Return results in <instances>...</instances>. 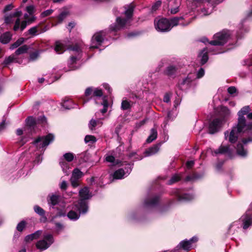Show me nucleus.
Returning <instances> with one entry per match:
<instances>
[{
  "label": "nucleus",
  "mask_w": 252,
  "mask_h": 252,
  "mask_svg": "<svg viewBox=\"0 0 252 252\" xmlns=\"http://www.w3.org/2000/svg\"><path fill=\"white\" fill-rule=\"evenodd\" d=\"M25 39L24 38H20L15 42L11 45L10 49L13 50L15 48L20 46L24 41Z\"/></svg>",
  "instance_id": "38"
},
{
  "label": "nucleus",
  "mask_w": 252,
  "mask_h": 252,
  "mask_svg": "<svg viewBox=\"0 0 252 252\" xmlns=\"http://www.w3.org/2000/svg\"><path fill=\"white\" fill-rule=\"evenodd\" d=\"M155 26L156 29L160 32H167L171 29L170 21L166 18L156 19Z\"/></svg>",
  "instance_id": "6"
},
{
  "label": "nucleus",
  "mask_w": 252,
  "mask_h": 252,
  "mask_svg": "<svg viewBox=\"0 0 252 252\" xmlns=\"http://www.w3.org/2000/svg\"><path fill=\"white\" fill-rule=\"evenodd\" d=\"M159 201V196H153L146 198L144 203V207L146 209L152 208L157 206Z\"/></svg>",
  "instance_id": "16"
},
{
  "label": "nucleus",
  "mask_w": 252,
  "mask_h": 252,
  "mask_svg": "<svg viewBox=\"0 0 252 252\" xmlns=\"http://www.w3.org/2000/svg\"><path fill=\"white\" fill-rule=\"evenodd\" d=\"M134 5L130 3L125 7L126 10L125 14L126 17V19H122L120 17H117L116 23L114 25L111 26L112 31H117L123 28L126 24L127 23L129 19L132 17L134 8Z\"/></svg>",
  "instance_id": "3"
},
{
  "label": "nucleus",
  "mask_w": 252,
  "mask_h": 252,
  "mask_svg": "<svg viewBox=\"0 0 252 252\" xmlns=\"http://www.w3.org/2000/svg\"><path fill=\"white\" fill-rule=\"evenodd\" d=\"M195 79L194 74H189L186 78L178 83V87L181 90H186L190 87L191 83Z\"/></svg>",
  "instance_id": "12"
},
{
  "label": "nucleus",
  "mask_w": 252,
  "mask_h": 252,
  "mask_svg": "<svg viewBox=\"0 0 252 252\" xmlns=\"http://www.w3.org/2000/svg\"><path fill=\"white\" fill-rule=\"evenodd\" d=\"M101 104L103 106V108L101 110L102 114L105 113L107 111L108 102L106 99H104Z\"/></svg>",
  "instance_id": "47"
},
{
  "label": "nucleus",
  "mask_w": 252,
  "mask_h": 252,
  "mask_svg": "<svg viewBox=\"0 0 252 252\" xmlns=\"http://www.w3.org/2000/svg\"><path fill=\"white\" fill-rule=\"evenodd\" d=\"M54 242L52 235L50 234H45L43 239L39 240L35 244L36 247L40 251H43L47 249Z\"/></svg>",
  "instance_id": "5"
},
{
  "label": "nucleus",
  "mask_w": 252,
  "mask_h": 252,
  "mask_svg": "<svg viewBox=\"0 0 252 252\" xmlns=\"http://www.w3.org/2000/svg\"><path fill=\"white\" fill-rule=\"evenodd\" d=\"M12 62H18L14 56H10L6 58L3 62V64L8 65Z\"/></svg>",
  "instance_id": "41"
},
{
  "label": "nucleus",
  "mask_w": 252,
  "mask_h": 252,
  "mask_svg": "<svg viewBox=\"0 0 252 252\" xmlns=\"http://www.w3.org/2000/svg\"><path fill=\"white\" fill-rule=\"evenodd\" d=\"M230 37L229 32L222 31L214 36V40L209 42L212 45H223L228 41Z\"/></svg>",
  "instance_id": "4"
},
{
  "label": "nucleus",
  "mask_w": 252,
  "mask_h": 252,
  "mask_svg": "<svg viewBox=\"0 0 252 252\" xmlns=\"http://www.w3.org/2000/svg\"><path fill=\"white\" fill-rule=\"evenodd\" d=\"M228 93L231 94H233L236 93L237 89L235 87H230L227 89Z\"/></svg>",
  "instance_id": "58"
},
{
  "label": "nucleus",
  "mask_w": 252,
  "mask_h": 252,
  "mask_svg": "<svg viewBox=\"0 0 252 252\" xmlns=\"http://www.w3.org/2000/svg\"><path fill=\"white\" fill-rule=\"evenodd\" d=\"M11 38V34L9 32H6L2 34L0 38V41L3 44L8 43Z\"/></svg>",
  "instance_id": "30"
},
{
  "label": "nucleus",
  "mask_w": 252,
  "mask_h": 252,
  "mask_svg": "<svg viewBox=\"0 0 252 252\" xmlns=\"http://www.w3.org/2000/svg\"><path fill=\"white\" fill-rule=\"evenodd\" d=\"M103 32H100L94 34L92 39L91 48H97L98 46L100 45L103 40Z\"/></svg>",
  "instance_id": "17"
},
{
  "label": "nucleus",
  "mask_w": 252,
  "mask_h": 252,
  "mask_svg": "<svg viewBox=\"0 0 252 252\" xmlns=\"http://www.w3.org/2000/svg\"><path fill=\"white\" fill-rule=\"evenodd\" d=\"M25 18L27 20V22L29 23H32L35 21L36 17L35 16H32L31 18H29V16L27 14L24 15Z\"/></svg>",
  "instance_id": "52"
},
{
  "label": "nucleus",
  "mask_w": 252,
  "mask_h": 252,
  "mask_svg": "<svg viewBox=\"0 0 252 252\" xmlns=\"http://www.w3.org/2000/svg\"><path fill=\"white\" fill-rule=\"evenodd\" d=\"M105 160L107 162H110L112 165H115L119 163L118 160H116L113 156L110 155L106 156Z\"/></svg>",
  "instance_id": "35"
},
{
  "label": "nucleus",
  "mask_w": 252,
  "mask_h": 252,
  "mask_svg": "<svg viewBox=\"0 0 252 252\" xmlns=\"http://www.w3.org/2000/svg\"><path fill=\"white\" fill-rule=\"evenodd\" d=\"M181 179L180 176L178 175H173L168 181V185H172Z\"/></svg>",
  "instance_id": "45"
},
{
  "label": "nucleus",
  "mask_w": 252,
  "mask_h": 252,
  "mask_svg": "<svg viewBox=\"0 0 252 252\" xmlns=\"http://www.w3.org/2000/svg\"><path fill=\"white\" fill-rule=\"evenodd\" d=\"M39 53V51H35L31 53L30 56V60L31 61L35 60L38 57Z\"/></svg>",
  "instance_id": "50"
},
{
  "label": "nucleus",
  "mask_w": 252,
  "mask_h": 252,
  "mask_svg": "<svg viewBox=\"0 0 252 252\" xmlns=\"http://www.w3.org/2000/svg\"><path fill=\"white\" fill-rule=\"evenodd\" d=\"M183 20L182 17H175L174 18H172L170 20V24H171V28L173 27L176 26L178 25H181L183 26H186L189 24V23L191 22V21H189L188 22L187 24H184L182 22H180V21Z\"/></svg>",
  "instance_id": "23"
},
{
  "label": "nucleus",
  "mask_w": 252,
  "mask_h": 252,
  "mask_svg": "<svg viewBox=\"0 0 252 252\" xmlns=\"http://www.w3.org/2000/svg\"><path fill=\"white\" fill-rule=\"evenodd\" d=\"M60 164L63 169V171L66 174H68L67 170L69 168V165H68V163L64 161H60Z\"/></svg>",
  "instance_id": "43"
},
{
  "label": "nucleus",
  "mask_w": 252,
  "mask_h": 252,
  "mask_svg": "<svg viewBox=\"0 0 252 252\" xmlns=\"http://www.w3.org/2000/svg\"><path fill=\"white\" fill-rule=\"evenodd\" d=\"M252 141V138H249L248 139H243L241 142H239L236 148L237 154L242 157H246L247 156L248 151L246 149L244 148V145Z\"/></svg>",
  "instance_id": "14"
},
{
  "label": "nucleus",
  "mask_w": 252,
  "mask_h": 252,
  "mask_svg": "<svg viewBox=\"0 0 252 252\" xmlns=\"http://www.w3.org/2000/svg\"><path fill=\"white\" fill-rule=\"evenodd\" d=\"M84 140L86 143L93 144L96 141V139L94 136L88 135L85 136Z\"/></svg>",
  "instance_id": "39"
},
{
  "label": "nucleus",
  "mask_w": 252,
  "mask_h": 252,
  "mask_svg": "<svg viewBox=\"0 0 252 252\" xmlns=\"http://www.w3.org/2000/svg\"><path fill=\"white\" fill-rule=\"evenodd\" d=\"M26 222L25 221H21L17 226V229L19 231H22L25 227Z\"/></svg>",
  "instance_id": "51"
},
{
  "label": "nucleus",
  "mask_w": 252,
  "mask_h": 252,
  "mask_svg": "<svg viewBox=\"0 0 252 252\" xmlns=\"http://www.w3.org/2000/svg\"><path fill=\"white\" fill-rule=\"evenodd\" d=\"M55 50L57 53L60 54L63 53L65 51V47L64 44L60 41L56 42Z\"/></svg>",
  "instance_id": "29"
},
{
  "label": "nucleus",
  "mask_w": 252,
  "mask_h": 252,
  "mask_svg": "<svg viewBox=\"0 0 252 252\" xmlns=\"http://www.w3.org/2000/svg\"><path fill=\"white\" fill-rule=\"evenodd\" d=\"M170 100V97L167 94H165L163 97V101L166 103H168Z\"/></svg>",
  "instance_id": "62"
},
{
  "label": "nucleus",
  "mask_w": 252,
  "mask_h": 252,
  "mask_svg": "<svg viewBox=\"0 0 252 252\" xmlns=\"http://www.w3.org/2000/svg\"><path fill=\"white\" fill-rule=\"evenodd\" d=\"M176 70L177 69L175 66L170 65L166 68L165 73L168 76H172L175 74Z\"/></svg>",
  "instance_id": "32"
},
{
  "label": "nucleus",
  "mask_w": 252,
  "mask_h": 252,
  "mask_svg": "<svg viewBox=\"0 0 252 252\" xmlns=\"http://www.w3.org/2000/svg\"><path fill=\"white\" fill-rule=\"evenodd\" d=\"M131 107V104L130 101L126 100H123L121 103V109L123 110H126L130 109Z\"/></svg>",
  "instance_id": "36"
},
{
  "label": "nucleus",
  "mask_w": 252,
  "mask_h": 252,
  "mask_svg": "<svg viewBox=\"0 0 252 252\" xmlns=\"http://www.w3.org/2000/svg\"><path fill=\"white\" fill-rule=\"evenodd\" d=\"M103 95L102 91L101 89H95L93 91V96L96 97H100Z\"/></svg>",
  "instance_id": "48"
},
{
  "label": "nucleus",
  "mask_w": 252,
  "mask_h": 252,
  "mask_svg": "<svg viewBox=\"0 0 252 252\" xmlns=\"http://www.w3.org/2000/svg\"><path fill=\"white\" fill-rule=\"evenodd\" d=\"M68 13L67 11H63L58 16L59 23H61L67 17Z\"/></svg>",
  "instance_id": "46"
},
{
  "label": "nucleus",
  "mask_w": 252,
  "mask_h": 252,
  "mask_svg": "<svg viewBox=\"0 0 252 252\" xmlns=\"http://www.w3.org/2000/svg\"><path fill=\"white\" fill-rule=\"evenodd\" d=\"M27 21H24L21 23V24L20 25V21L19 18H17L16 21H15V23L14 26V30L15 31H17L20 26V29L21 31H23L24 29H25L27 26Z\"/></svg>",
  "instance_id": "28"
},
{
  "label": "nucleus",
  "mask_w": 252,
  "mask_h": 252,
  "mask_svg": "<svg viewBox=\"0 0 252 252\" xmlns=\"http://www.w3.org/2000/svg\"><path fill=\"white\" fill-rule=\"evenodd\" d=\"M59 195L56 194L49 195L47 198L48 203L50 206H52L53 208L54 206L59 203Z\"/></svg>",
  "instance_id": "22"
},
{
  "label": "nucleus",
  "mask_w": 252,
  "mask_h": 252,
  "mask_svg": "<svg viewBox=\"0 0 252 252\" xmlns=\"http://www.w3.org/2000/svg\"><path fill=\"white\" fill-rule=\"evenodd\" d=\"M223 121V119H214L209 124V133L213 134L219 131L222 126Z\"/></svg>",
  "instance_id": "11"
},
{
  "label": "nucleus",
  "mask_w": 252,
  "mask_h": 252,
  "mask_svg": "<svg viewBox=\"0 0 252 252\" xmlns=\"http://www.w3.org/2000/svg\"><path fill=\"white\" fill-rule=\"evenodd\" d=\"M160 146V145L159 144L155 145L152 147L149 148V149L146 150L144 152L145 156L149 157L156 154L158 152Z\"/></svg>",
  "instance_id": "21"
},
{
  "label": "nucleus",
  "mask_w": 252,
  "mask_h": 252,
  "mask_svg": "<svg viewBox=\"0 0 252 252\" xmlns=\"http://www.w3.org/2000/svg\"><path fill=\"white\" fill-rule=\"evenodd\" d=\"M214 153L215 155L219 154H223L225 153L230 154L231 150L229 148V146L221 145L218 149L214 151Z\"/></svg>",
  "instance_id": "26"
},
{
  "label": "nucleus",
  "mask_w": 252,
  "mask_h": 252,
  "mask_svg": "<svg viewBox=\"0 0 252 252\" xmlns=\"http://www.w3.org/2000/svg\"><path fill=\"white\" fill-rule=\"evenodd\" d=\"M84 174L78 168H75L70 178L71 186L76 188L79 186L80 179L83 177Z\"/></svg>",
  "instance_id": "13"
},
{
  "label": "nucleus",
  "mask_w": 252,
  "mask_h": 252,
  "mask_svg": "<svg viewBox=\"0 0 252 252\" xmlns=\"http://www.w3.org/2000/svg\"><path fill=\"white\" fill-rule=\"evenodd\" d=\"M204 73H205L204 70L202 68H201L199 69V70L197 72V74H196V77H195V78H198V79L204 76Z\"/></svg>",
  "instance_id": "53"
},
{
  "label": "nucleus",
  "mask_w": 252,
  "mask_h": 252,
  "mask_svg": "<svg viewBox=\"0 0 252 252\" xmlns=\"http://www.w3.org/2000/svg\"><path fill=\"white\" fill-rule=\"evenodd\" d=\"M53 12V9H48L47 10H45L43 12H42L40 16L41 18H44L50 15H51Z\"/></svg>",
  "instance_id": "49"
},
{
  "label": "nucleus",
  "mask_w": 252,
  "mask_h": 252,
  "mask_svg": "<svg viewBox=\"0 0 252 252\" xmlns=\"http://www.w3.org/2000/svg\"><path fill=\"white\" fill-rule=\"evenodd\" d=\"M161 4V2L160 0H158L156 1L155 4L152 6V10H156L158 7H159Z\"/></svg>",
  "instance_id": "57"
},
{
  "label": "nucleus",
  "mask_w": 252,
  "mask_h": 252,
  "mask_svg": "<svg viewBox=\"0 0 252 252\" xmlns=\"http://www.w3.org/2000/svg\"><path fill=\"white\" fill-rule=\"evenodd\" d=\"M11 16H7L5 18V23L8 24H10L11 22Z\"/></svg>",
  "instance_id": "64"
},
{
  "label": "nucleus",
  "mask_w": 252,
  "mask_h": 252,
  "mask_svg": "<svg viewBox=\"0 0 252 252\" xmlns=\"http://www.w3.org/2000/svg\"><path fill=\"white\" fill-rule=\"evenodd\" d=\"M67 186V184L66 181H63L62 182L61 185H60V188L62 189L65 190L66 189Z\"/></svg>",
  "instance_id": "60"
},
{
  "label": "nucleus",
  "mask_w": 252,
  "mask_h": 252,
  "mask_svg": "<svg viewBox=\"0 0 252 252\" xmlns=\"http://www.w3.org/2000/svg\"><path fill=\"white\" fill-rule=\"evenodd\" d=\"M180 5L179 0H170L168 2V7L172 14H176L179 11V7Z\"/></svg>",
  "instance_id": "20"
},
{
  "label": "nucleus",
  "mask_w": 252,
  "mask_h": 252,
  "mask_svg": "<svg viewBox=\"0 0 252 252\" xmlns=\"http://www.w3.org/2000/svg\"><path fill=\"white\" fill-rule=\"evenodd\" d=\"M197 241L198 238L196 236H193L189 240H184L182 241L177 246V248L189 251L191 248L192 244Z\"/></svg>",
  "instance_id": "15"
},
{
  "label": "nucleus",
  "mask_w": 252,
  "mask_h": 252,
  "mask_svg": "<svg viewBox=\"0 0 252 252\" xmlns=\"http://www.w3.org/2000/svg\"><path fill=\"white\" fill-rule=\"evenodd\" d=\"M79 195L80 199L75 203L74 207L73 208L79 211L80 213L85 214L88 210V205L87 200L91 198L92 195V193L90 192L89 188L87 187H84L79 190Z\"/></svg>",
  "instance_id": "2"
},
{
  "label": "nucleus",
  "mask_w": 252,
  "mask_h": 252,
  "mask_svg": "<svg viewBox=\"0 0 252 252\" xmlns=\"http://www.w3.org/2000/svg\"><path fill=\"white\" fill-rule=\"evenodd\" d=\"M158 131L156 127L152 128L150 130V134L146 140L147 143H151L157 138Z\"/></svg>",
  "instance_id": "25"
},
{
  "label": "nucleus",
  "mask_w": 252,
  "mask_h": 252,
  "mask_svg": "<svg viewBox=\"0 0 252 252\" xmlns=\"http://www.w3.org/2000/svg\"><path fill=\"white\" fill-rule=\"evenodd\" d=\"M203 177V174H198L197 173L194 174L192 176H188L186 178V181H192L194 179H198Z\"/></svg>",
  "instance_id": "42"
},
{
  "label": "nucleus",
  "mask_w": 252,
  "mask_h": 252,
  "mask_svg": "<svg viewBox=\"0 0 252 252\" xmlns=\"http://www.w3.org/2000/svg\"><path fill=\"white\" fill-rule=\"evenodd\" d=\"M92 93H93L92 88L91 87H89L87 89H86V90L85 91V96H88L90 95H91L92 94Z\"/></svg>",
  "instance_id": "59"
},
{
  "label": "nucleus",
  "mask_w": 252,
  "mask_h": 252,
  "mask_svg": "<svg viewBox=\"0 0 252 252\" xmlns=\"http://www.w3.org/2000/svg\"><path fill=\"white\" fill-rule=\"evenodd\" d=\"M175 193H176V195L179 201H189L194 198V195L193 194L188 193L181 194L180 190L178 189H175Z\"/></svg>",
  "instance_id": "19"
},
{
  "label": "nucleus",
  "mask_w": 252,
  "mask_h": 252,
  "mask_svg": "<svg viewBox=\"0 0 252 252\" xmlns=\"http://www.w3.org/2000/svg\"><path fill=\"white\" fill-rule=\"evenodd\" d=\"M200 56H201V63L202 64H205L208 60L207 51L206 49L204 48L201 51Z\"/></svg>",
  "instance_id": "34"
},
{
  "label": "nucleus",
  "mask_w": 252,
  "mask_h": 252,
  "mask_svg": "<svg viewBox=\"0 0 252 252\" xmlns=\"http://www.w3.org/2000/svg\"><path fill=\"white\" fill-rule=\"evenodd\" d=\"M56 227L57 230L58 232H60V231L62 230L63 229V225L60 223H57L56 224Z\"/></svg>",
  "instance_id": "61"
},
{
  "label": "nucleus",
  "mask_w": 252,
  "mask_h": 252,
  "mask_svg": "<svg viewBox=\"0 0 252 252\" xmlns=\"http://www.w3.org/2000/svg\"><path fill=\"white\" fill-rule=\"evenodd\" d=\"M251 111L249 106H245L238 112V123L233 126L230 132L226 131L224 132L225 139H228L231 143H235L241 133L252 129V122H247L245 115H248Z\"/></svg>",
  "instance_id": "1"
},
{
  "label": "nucleus",
  "mask_w": 252,
  "mask_h": 252,
  "mask_svg": "<svg viewBox=\"0 0 252 252\" xmlns=\"http://www.w3.org/2000/svg\"><path fill=\"white\" fill-rule=\"evenodd\" d=\"M34 7L33 5H29L27 6L26 10L30 15H32L34 12Z\"/></svg>",
  "instance_id": "56"
},
{
  "label": "nucleus",
  "mask_w": 252,
  "mask_h": 252,
  "mask_svg": "<svg viewBox=\"0 0 252 252\" xmlns=\"http://www.w3.org/2000/svg\"><path fill=\"white\" fill-rule=\"evenodd\" d=\"M33 210L37 214L44 217L45 220H47L46 217L45 216V212L42 208L38 205H35L33 207Z\"/></svg>",
  "instance_id": "33"
},
{
  "label": "nucleus",
  "mask_w": 252,
  "mask_h": 252,
  "mask_svg": "<svg viewBox=\"0 0 252 252\" xmlns=\"http://www.w3.org/2000/svg\"><path fill=\"white\" fill-rule=\"evenodd\" d=\"M37 27L35 26V27H33L31 28L30 29H29V33L32 35H36V33L37 32Z\"/></svg>",
  "instance_id": "55"
},
{
  "label": "nucleus",
  "mask_w": 252,
  "mask_h": 252,
  "mask_svg": "<svg viewBox=\"0 0 252 252\" xmlns=\"http://www.w3.org/2000/svg\"><path fill=\"white\" fill-rule=\"evenodd\" d=\"M223 0H208L203 4V8L201 9V12L203 15L206 16L210 14L213 11L215 4L219 3Z\"/></svg>",
  "instance_id": "9"
},
{
  "label": "nucleus",
  "mask_w": 252,
  "mask_h": 252,
  "mask_svg": "<svg viewBox=\"0 0 252 252\" xmlns=\"http://www.w3.org/2000/svg\"><path fill=\"white\" fill-rule=\"evenodd\" d=\"M68 49L77 53V55L76 56H72L68 62V64L70 68L69 70H75L77 68L74 66H71V65L76 63V61L79 60L81 58V56L80 55V54L81 52V50L80 46L78 45H76L73 47L71 46L70 47H68Z\"/></svg>",
  "instance_id": "8"
},
{
  "label": "nucleus",
  "mask_w": 252,
  "mask_h": 252,
  "mask_svg": "<svg viewBox=\"0 0 252 252\" xmlns=\"http://www.w3.org/2000/svg\"><path fill=\"white\" fill-rule=\"evenodd\" d=\"M64 159L67 162L72 161L74 158V155L72 153H66L63 156Z\"/></svg>",
  "instance_id": "40"
},
{
  "label": "nucleus",
  "mask_w": 252,
  "mask_h": 252,
  "mask_svg": "<svg viewBox=\"0 0 252 252\" xmlns=\"http://www.w3.org/2000/svg\"><path fill=\"white\" fill-rule=\"evenodd\" d=\"M26 122L27 125L30 126H33L36 123L35 119L32 116L29 117L26 119Z\"/></svg>",
  "instance_id": "44"
},
{
  "label": "nucleus",
  "mask_w": 252,
  "mask_h": 252,
  "mask_svg": "<svg viewBox=\"0 0 252 252\" xmlns=\"http://www.w3.org/2000/svg\"><path fill=\"white\" fill-rule=\"evenodd\" d=\"M28 50V47L26 45H24L23 46H22L20 47L16 51H15V55H19L22 54H24L25 53H26L27 51Z\"/></svg>",
  "instance_id": "37"
},
{
  "label": "nucleus",
  "mask_w": 252,
  "mask_h": 252,
  "mask_svg": "<svg viewBox=\"0 0 252 252\" xmlns=\"http://www.w3.org/2000/svg\"><path fill=\"white\" fill-rule=\"evenodd\" d=\"M54 139V136L52 134H49L45 136L38 137L34 141L33 144L39 149L43 148L47 146Z\"/></svg>",
  "instance_id": "7"
},
{
  "label": "nucleus",
  "mask_w": 252,
  "mask_h": 252,
  "mask_svg": "<svg viewBox=\"0 0 252 252\" xmlns=\"http://www.w3.org/2000/svg\"><path fill=\"white\" fill-rule=\"evenodd\" d=\"M72 103V101L71 100H67L66 101H64L63 103V106L64 107L65 109H69L71 108H73L74 107L72 106H69L68 105V103Z\"/></svg>",
  "instance_id": "54"
},
{
  "label": "nucleus",
  "mask_w": 252,
  "mask_h": 252,
  "mask_svg": "<svg viewBox=\"0 0 252 252\" xmlns=\"http://www.w3.org/2000/svg\"><path fill=\"white\" fill-rule=\"evenodd\" d=\"M41 233V230H37L32 234L27 235L25 238V241L27 242H29L34 239H37L39 237Z\"/></svg>",
  "instance_id": "24"
},
{
  "label": "nucleus",
  "mask_w": 252,
  "mask_h": 252,
  "mask_svg": "<svg viewBox=\"0 0 252 252\" xmlns=\"http://www.w3.org/2000/svg\"><path fill=\"white\" fill-rule=\"evenodd\" d=\"M80 214V213L78 214L74 211L71 210L67 213V216L70 220H76L79 218Z\"/></svg>",
  "instance_id": "31"
},
{
  "label": "nucleus",
  "mask_w": 252,
  "mask_h": 252,
  "mask_svg": "<svg viewBox=\"0 0 252 252\" xmlns=\"http://www.w3.org/2000/svg\"><path fill=\"white\" fill-rule=\"evenodd\" d=\"M102 125V122L100 119L94 120L92 119L91 120L89 124V127L91 130H93L94 129L95 127L97 126H100Z\"/></svg>",
  "instance_id": "27"
},
{
  "label": "nucleus",
  "mask_w": 252,
  "mask_h": 252,
  "mask_svg": "<svg viewBox=\"0 0 252 252\" xmlns=\"http://www.w3.org/2000/svg\"><path fill=\"white\" fill-rule=\"evenodd\" d=\"M241 220L243 222V227L244 229L252 225V203L245 214L241 218Z\"/></svg>",
  "instance_id": "10"
},
{
  "label": "nucleus",
  "mask_w": 252,
  "mask_h": 252,
  "mask_svg": "<svg viewBox=\"0 0 252 252\" xmlns=\"http://www.w3.org/2000/svg\"><path fill=\"white\" fill-rule=\"evenodd\" d=\"M129 168H126V170L125 171L123 169L121 168L116 170L113 174V177L115 179H122L124 178L125 176H127L131 170V166L128 165Z\"/></svg>",
  "instance_id": "18"
},
{
  "label": "nucleus",
  "mask_w": 252,
  "mask_h": 252,
  "mask_svg": "<svg viewBox=\"0 0 252 252\" xmlns=\"http://www.w3.org/2000/svg\"><path fill=\"white\" fill-rule=\"evenodd\" d=\"M193 164L194 161L192 160L188 161L186 164L187 167L189 168H191L193 165Z\"/></svg>",
  "instance_id": "63"
}]
</instances>
